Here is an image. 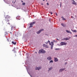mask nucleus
Instances as JSON below:
<instances>
[{"instance_id": "obj_1", "label": "nucleus", "mask_w": 77, "mask_h": 77, "mask_svg": "<svg viewBox=\"0 0 77 77\" xmlns=\"http://www.w3.org/2000/svg\"><path fill=\"white\" fill-rule=\"evenodd\" d=\"M11 18V17L9 16V15H8L5 17L4 19V21L6 22L7 23H9V19Z\"/></svg>"}, {"instance_id": "obj_2", "label": "nucleus", "mask_w": 77, "mask_h": 77, "mask_svg": "<svg viewBox=\"0 0 77 77\" xmlns=\"http://www.w3.org/2000/svg\"><path fill=\"white\" fill-rule=\"evenodd\" d=\"M60 44L61 45H58L59 46H61L62 45H66L67 44V43H65L63 42H61V43H60Z\"/></svg>"}, {"instance_id": "obj_3", "label": "nucleus", "mask_w": 77, "mask_h": 77, "mask_svg": "<svg viewBox=\"0 0 77 77\" xmlns=\"http://www.w3.org/2000/svg\"><path fill=\"white\" fill-rule=\"evenodd\" d=\"M46 52L43 49L40 50H39L38 53H45Z\"/></svg>"}, {"instance_id": "obj_4", "label": "nucleus", "mask_w": 77, "mask_h": 77, "mask_svg": "<svg viewBox=\"0 0 77 77\" xmlns=\"http://www.w3.org/2000/svg\"><path fill=\"white\" fill-rule=\"evenodd\" d=\"M36 23V22H33L31 23L30 24V26H29V28H30V27H32L33 26H32V25H33V24H35Z\"/></svg>"}, {"instance_id": "obj_5", "label": "nucleus", "mask_w": 77, "mask_h": 77, "mask_svg": "<svg viewBox=\"0 0 77 77\" xmlns=\"http://www.w3.org/2000/svg\"><path fill=\"white\" fill-rule=\"evenodd\" d=\"M44 30V29H41L39 31H38V32H37V34H39L40 33H41V32H42V31H43Z\"/></svg>"}, {"instance_id": "obj_6", "label": "nucleus", "mask_w": 77, "mask_h": 77, "mask_svg": "<svg viewBox=\"0 0 77 77\" xmlns=\"http://www.w3.org/2000/svg\"><path fill=\"white\" fill-rule=\"evenodd\" d=\"M43 46L44 47H45L46 48H48L49 47L48 46V45H45V44H44L43 45Z\"/></svg>"}, {"instance_id": "obj_7", "label": "nucleus", "mask_w": 77, "mask_h": 77, "mask_svg": "<svg viewBox=\"0 0 77 77\" xmlns=\"http://www.w3.org/2000/svg\"><path fill=\"white\" fill-rule=\"evenodd\" d=\"M58 60H59L57 59V58L54 57V61L55 62H58Z\"/></svg>"}, {"instance_id": "obj_8", "label": "nucleus", "mask_w": 77, "mask_h": 77, "mask_svg": "<svg viewBox=\"0 0 77 77\" xmlns=\"http://www.w3.org/2000/svg\"><path fill=\"white\" fill-rule=\"evenodd\" d=\"M51 44H52V45L51 47V49H53V45H54V44H54V43L52 42H51Z\"/></svg>"}, {"instance_id": "obj_9", "label": "nucleus", "mask_w": 77, "mask_h": 77, "mask_svg": "<svg viewBox=\"0 0 77 77\" xmlns=\"http://www.w3.org/2000/svg\"><path fill=\"white\" fill-rule=\"evenodd\" d=\"M40 69H41V67H36L35 68V70H39Z\"/></svg>"}, {"instance_id": "obj_10", "label": "nucleus", "mask_w": 77, "mask_h": 77, "mask_svg": "<svg viewBox=\"0 0 77 77\" xmlns=\"http://www.w3.org/2000/svg\"><path fill=\"white\" fill-rule=\"evenodd\" d=\"M47 59L48 60H51V57H49L47 58Z\"/></svg>"}, {"instance_id": "obj_11", "label": "nucleus", "mask_w": 77, "mask_h": 77, "mask_svg": "<svg viewBox=\"0 0 77 77\" xmlns=\"http://www.w3.org/2000/svg\"><path fill=\"white\" fill-rule=\"evenodd\" d=\"M66 31L67 33H70V34H72L71 32L70 31H69L68 30H66Z\"/></svg>"}, {"instance_id": "obj_12", "label": "nucleus", "mask_w": 77, "mask_h": 77, "mask_svg": "<svg viewBox=\"0 0 77 77\" xmlns=\"http://www.w3.org/2000/svg\"><path fill=\"white\" fill-rule=\"evenodd\" d=\"M64 69H65V68L60 69L59 70V72H62V71H64Z\"/></svg>"}, {"instance_id": "obj_13", "label": "nucleus", "mask_w": 77, "mask_h": 77, "mask_svg": "<svg viewBox=\"0 0 77 77\" xmlns=\"http://www.w3.org/2000/svg\"><path fill=\"white\" fill-rule=\"evenodd\" d=\"M63 40H66V41H67V40H69V38H64L63 39H62Z\"/></svg>"}, {"instance_id": "obj_14", "label": "nucleus", "mask_w": 77, "mask_h": 77, "mask_svg": "<svg viewBox=\"0 0 77 77\" xmlns=\"http://www.w3.org/2000/svg\"><path fill=\"white\" fill-rule=\"evenodd\" d=\"M14 29V30L15 29V28L13 26H11V30H13Z\"/></svg>"}, {"instance_id": "obj_15", "label": "nucleus", "mask_w": 77, "mask_h": 77, "mask_svg": "<svg viewBox=\"0 0 77 77\" xmlns=\"http://www.w3.org/2000/svg\"><path fill=\"white\" fill-rule=\"evenodd\" d=\"M72 4H73V5H77V4H76V2H72Z\"/></svg>"}, {"instance_id": "obj_16", "label": "nucleus", "mask_w": 77, "mask_h": 77, "mask_svg": "<svg viewBox=\"0 0 77 77\" xmlns=\"http://www.w3.org/2000/svg\"><path fill=\"white\" fill-rule=\"evenodd\" d=\"M50 43V41L48 40V42H45V44H48V43Z\"/></svg>"}, {"instance_id": "obj_17", "label": "nucleus", "mask_w": 77, "mask_h": 77, "mask_svg": "<svg viewBox=\"0 0 77 77\" xmlns=\"http://www.w3.org/2000/svg\"><path fill=\"white\" fill-rule=\"evenodd\" d=\"M17 19H18L19 20H20V16H18L17 17Z\"/></svg>"}, {"instance_id": "obj_18", "label": "nucleus", "mask_w": 77, "mask_h": 77, "mask_svg": "<svg viewBox=\"0 0 77 77\" xmlns=\"http://www.w3.org/2000/svg\"><path fill=\"white\" fill-rule=\"evenodd\" d=\"M12 43L13 44H14V45H15V44H16V42H15L14 41L12 42Z\"/></svg>"}, {"instance_id": "obj_19", "label": "nucleus", "mask_w": 77, "mask_h": 77, "mask_svg": "<svg viewBox=\"0 0 77 77\" xmlns=\"http://www.w3.org/2000/svg\"><path fill=\"white\" fill-rule=\"evenodd\" d=\"M61 18H62V20H64V21L66 20V19H65L64 18V17H62Z\"/></svg>"}, {"instance_id": "obj_20", "label": "nucleus", "mask_w": 77, "mask_h": 77, "mask_svg": "<svg viewBox=\"0 0 77 77\" xmlns=\"http://www.w3.org/2000/svg\"><path fill=\"white\" fill-rule=\"evenodd\" d=\"M53 61L52 60H51L49 62V63H53Z\"/></svg>"}, {"instance_id": "obj_21", "label": "nucleus", "mask_w": 77, "mask_h": 77, "mask_svg": "<svg viewBox=\"0 0 77 77\" xmlns=\"http://www.w3.org/2000/svg\"><path fill=\"white\" fill-rule=\"evenodd\" d=\"M72 32H77V30H72Z\"/></svg>"}, {"instance_id": "obj_22", "label": "nucleus", "mask_w": 77, "mask_h": 77, "mask_svg": "<svg viewBox=\"0 0 77 77\" xmlns=\"http://www.w3.org/2000/svg\"><path fill=\"white\" fill-rule=\"evenodd\" d=\"M55 50H60V49L59 48H56L55 49Z\"/></svg>"}, {"instance_id": "obj_23", "label": "nucleus", "mask_w": 77, "mask_h": 77, "mask_svg": "<svg viewBox=\"0 0 77 77\" xmlns=\"http://www.w3.org/2000/svg\"><path fill=\"white\" fill-rule=\"evenodd\" d=\"M61 25L62 26H63V27H65V26H64V25H63V23H61Z\"/></svg>"}, {"instance_id": "obj_24", "label": "nucleus", "mask_w": 77, "mask_h": 77, "mask_svg": "<svg viewBox=\"0 0 77 77\" xmlns=\"http://www.w3.org/2000/svg\"><path fill=\"white\" fill-rule=\"evenodd\" d=\"M22 5H23V6H24V5H26V3H22Z\"/></svg>"}, {"instance_id": "obj_25", "label": "nucleus", "mask_w": 77, "mask_h": 77, "mask_svg": "<svg viewBox=\"0 0 77 77\" xmlns=\"http://www.w3.org/2000/svg\"><path fill=\"white\" fill-rule=\"evenodd\" d=\"M52 68H53L52 67H51L49 69V70H50L52 69Z\"/></svg>"}, {"instance_id": "obj_26", "label": "nucleus", "mask_w": 77, "mask_h": 77, "mask_svg": "<svg viewBox=\"0 0 77 77\" xmlns=\"http://www.w3.org/2000/svg\"><path fill=\"white\" fill-rule=\"evenodd\" d=\"M5 34L6 33V34H5V35H8V33L7 32H5Z\"/></svg>"}, {"instance_id": "obj_27", "label": "nucleus", "mask_w": 77, "mask_h": 77, "mask_svg": "<svg viewBox=\"0 0 77 77\" xmlns=\"http://www.w3.org/2000/svg\"><path fill=\"white\" fill-rule=\"evenodd\" d=\"M75 37H77V35H75L74 36Z\"/></svg>"}, {"instance_id": "obj_28", "label": "nucleus", "mask_w": 77, "mask_h": 77, "mask_svg": "<svg viewBox=\"0 0 77 77\" xmlns=\"http://www.w3.org/2000/svg\"><path fill=\"white\" fill-rule=\"evenodd\" d=\"M56 15L57 16V13H56Z\"/></svg>"}, {"instance_id": "obj_29", "label": "nucleus", "mask_w": 77, "mask_h": 77, "mask_svg": "<svg viewBox=\"0 0 77 77\" xmlns=\"http://www.w3.org/2000/svg\"><path fill=\"white\" fill-rule=\"evenodd\" d=\"M7 24H9V25H10V23H7Z\"/></svg>"}, {"instance_id": "obj_30", "label": "nucleus", "mask_w": 77, "mask_h": 77, "mask_svg": "<svg viewBox=\"0 0 77 77\" xmlns=\"http://www.w3.org/2000/svg\"><path fill=\"white\" fill-rule=\"evenodd\" d=\"M47 5H49V3H47Z\"/></svg>"}, {"instance_id": "obj_31", "label": "nucleus", "mask_w": 77, "mask_h": 77, "mask_svg": "<svg viewBox=\"0 0 77 77\" xmlns=\"http://www.w3.org/2000/svg\"><path fill=\"white\" fill-rule=\"evenodd\" d=\"M50 13H51V15H52V12H50Z\"/></svg>"}, {"instance_id": "obj_32", "label": "nucleus", "mask_w": 77, "mask_h": 77, "mask_svg": "<svg viewBox=\"0 0 77 77\" xmlns=\"http://www.w3.org/2000/svg\"><path fill=\"white\" fill-rule=\"evenodd\" d=\"M72 2H75V1L74 0H73L72 1Z\"/></svg>"}, {"instance_id": "obj_33", "label": "nucleus", "mask_w": 77, "mask_h": 77, "mask_svg": "<svg viewBox=\"0 0 77 77\" xmlns=\"http://www.w3.org/2000/svg\"><path fill=\"white\" fill-rule=\"evenodd\" d=\"M66 64H67V62H66L65 63V65H66Z\"/></svg>"}, {"instance_id": "obj_34", "label": "nucleus", "mask_w": 77, "mask_h": 77, "mask_svg": "<svg viewBox=\"0 0 77 77\" xmlns=\"http://www.w3.org/2000/svg\"><path fill=\"white\" fill-rule=\"evenodd\" d=\"M49 45H51V43H49Z\"/></svg>"}, {"instance_id": "obj_35", "label": "nucleus", "mask_w": 77, "mask_h": 77, "mask_svg": "<svg viewBox=\"0 0 77 77\" xmlns=\"http://www.w3.org/2000/svg\"><path fill=\"white\" fill-rule=\"evenodd\" d=\"M55 40H54L53 41V42H55Z\"/></svg>"}, {"instance_id": "obj_36", "label": "nucleus", "mask_w": 77, "mask_h": 77, "mask_svg": "<svg viewBox=\"0 0 77 77\" xmlns=\"http://www.w3.org/2000/svg\"><path fill=\"white\" fill-rule=\"evenodd\" d=\"M8 41V42H9V40H8V39H7Z\"/></svg>"}, {"instance_id": "obj_37", "label": "nucleus", "mask_w": 77, "mask_h": 77, "mask_svg": "<svg viewBox=\"0 0 77 77\" xmlns=\"http://www.w3.org/2000/svg\"><path fill=\"white\" fill-rule=\"evenodd\" d=\"M71 18H73V17L71 16Z\"/></svg>"}, {"instance_id": "obj_38", "label": "nucleus", "mask_w": 77, "mask_h": 77, "mask_svg": "<svg viewBox=\"0 0 77 77\" xmlns=\"http://www.w3.org/2000/svg\"><path fill=\"white\" fill-rule=\"evenodd\" d=\"M42 5H43V4H42Z\"/></svg>"}, {"instance_id": "obj_39", "label": "nucleus", "mask_w": 77, "mask_h": 77, "mask_svg": "<svg viewBox=\"0 0 77 77\" xmlns=\"http://www.w3.org/2000/svg\"><path fill=\"white\" fill-rule=\"evenodd\" d=\"M10 33H12L11 32H10Z\"/></svg>"}, {"instance_id": "obj_40", "label": "nucleus", "mask_w": 77, "mask_h": 77, "mask_svg": "<svg viewBox=\"0 0 77 77\" xmlns=\"http://www.w3.org/2000/svg\"><path fill=\"white\" fill-rule=\"evenodd\" d=\"M43 1H45V0H43Z\"/></svg>"}, {"instance_id": "obj_41", "label": "nucleus", "mask_w": 77, "mask_h": 77, "mask_svg": "<svg viewBox=\"0 0 77 77\" xmlns=\"http://www.w3.org/2000/svg\"><path fill=\"white\" fill-rule=\"evenodd\" d=\"M35 53H37V52H35Z\"/></svg>"}, {"instance_id": "obj_42", "label": "nucleus", "mask_w": 77, "mask_h": 77, "mask_svg": "<svg viewBox=\"0 0 77 77\" xmlns=\"http://www.w3.org/2000/svg\"><path fill=\"white\" fill-rule=\"evenodd\" d=\"M57 40H58V39L57 38Z\"/></svg>"}]
</instances>
